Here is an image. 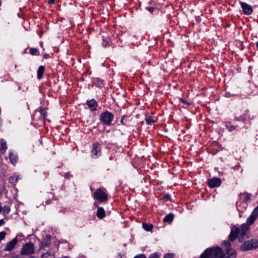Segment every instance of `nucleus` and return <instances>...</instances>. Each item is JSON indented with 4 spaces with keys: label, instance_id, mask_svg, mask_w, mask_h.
<instances>
[{
    "label": "nucleus",
    "instance_id": "nucleus-45",
    "mask_svg": "<svg viewBox=\"0 0 258 258\" xmlns=\"http://www.w3.org/2000/svg\"><path fill=\"white\" fill-rule=\"evenodd\" d=\"M94 205L95 206V207H97L98 206V204L96 203V202H95L94 203Z\"/></svg>",
    "mask_w": 258,
    "mask_h": 258
},
{
    "label": "nucleus",
    "instance_id": "nucleus-35",
    "mask_svg": "<svg viewBox=\"0 0 258 258\" xmlns=\"http://www.w3.org/2000/svg\"><path fill=\"white\" fill-rule=\"evenodd\" d=\"M163 198L170 201H171V197L169 194L164 195Z\"/></svg>",
    "mask_w": 258,
    "mask_h": 258
},
{
    "label": "nucleus",
    "instance_id": "nucleus-34",
    "mask_svg": "<svg viewBox=\"0 0 258 258\" xmlns=\"http://www.w3.org/2000/svg\"><path fill=\"white\" fill-rule=\"evenodd\" d=\"M134 258H146L145 254H140L135 256Z\"/></svg>",
    "mask_w": 258,
    "mask_h": 258
},
{
    "label": "nucleus",
    "instance_id": "nucleus-4",
    "mask_svg": "<svg viewBox=\"0 0 258 258\" xmlns=\"http://www.w3.org/2000/svg\"><path fill=\"white\" fill-rule=\"evenodd\" d=\"M93 197L100 203L106 202L108 200V195L102 188H97L93 193Z\"/></svg>",
    "mask_w": 258,
    "mask_h": 258
},
{
    "label": "nucleus",
    "instance_id": "nucleus-37",
    "mask_svg": "<svg viewBox=\"0 0 258 258\" xmlns=\"http://www.w3.org/2000/svg\"><path fill=\"white\" fill-rule=\"evenodd\" d=\"M180 101L181 102H182V103H184V104H186L187 105H190V103H188L186 100H184V99L183 98H180Z\"/></svg>",
    "mask_w": 258,
    "mask_h": 258
},
{
    "label": "nucleus",
    "instance_id": "nucleus-32",
    "mask_svg": "<svg viewBox=\"0 0 258 258\" xmlns=\"http://www.w3.org/2000/svg\"><path fill=\"white\" fill-rule=\"evenodd\" d=\"M6 232L4 231H2L0 232V241L4 239L6 236Z\"/></svg>",
    "mask_w": 258,
    "mask_h": 258
},
{
    "label": "nucleus",
    "instance_id": "nucleus-14",
    "mask_svg": "<svg viewBox=\"0 0 258 258\" xmlns=\"http://www.w3.org/2000/svg\"><path fill=\"white\" fill-rule=\"evenodd\" d=\"M7 149V143L4 139L1 140L0 154H4Z\"/></svg>",
    "mask_w": 258,
    "mask_h": 258
},
{
    "label": "nucleus",
    "instance_id": "nucleus-28",
    "mask_svg": "<svg viewBox=\"0 0 258 258\" xmlns=\"http://www.w3.org/2000/svg\"><path fill=\"white\" fill-rule=\"evenodd\" d=\"M160 257V254L158 252H155L152 253L149 258H159Z\"/></svg>",
    "mask_w": 258,
    "mask_h": 258
},
{
    "label": "nucleus",
    "instance_id": "nucleus-8",
    "mask_svg": "<svg viewBox=\"0 0 258 258\" xmlns=\"http://www.w3.org/2000/svg\"><path fill=\"white\" fill-rule=\"evenodd\" d=\"M221 179L219 177H213L209 179L208 180V184L211 188L219 187L221 184Z\"/></svg>",
    "mask_w": 258,
    "mask_h": 258
},
{
    "label": "nucleus",
    "instance_id": "nucleus-3",
    "mask_svg": "<svg viewBox=\"0 0 258 258\" xmlns=\"http://www.w3.org/2000/svg\"><path fill=\"white\" fill-rule=\"evenodd\" d=\"M258 247V241L256 239H252L244 242L240 246V250L246 251Z\"/></svg>",
    "mask_w": 258,
    "mask_h": 258
},
{
    "label": "nucleus",
    "instance_id": "nucleus-6",
    "mask_svg": "<svg viewBox=\"0 0 258 258\" xmlns=\"http://www.w3.org/2000/svg\"><path fill=\"white\" fill-rule=\"evenodd\" d=\"M35 252L34 245L32 242L26 243L22 246L20 250V253L24 255H30Z\"/></svg>",
    "mask_w": 258,
    "mask_h": 258
},
{
    "label": "nucleus",
    "instance_id": "nucleus-11",
    "mask_svg": "<svg viewBox=\"0 0 258 258\" xmlns=\"http://www.w3.org/2000/svg\"><path fill=\"white\" fill-rule=\"evenodd\" d=\"M18 242V239L17 237L13 238L11 241L8 242L5 248V250L6 251L12 250Z\"/></svg>",
    "mask_w": 258,
    "mask_h": 258
},
{
    "label": "nucleus",
    "instance_id": "nucleus-40",
    "mask_svg": "<svg viewBox=\"0 0 258 258\" xmlns=\"http://www.w3.org/2000/svg\"><path fill=\"white\" fill-rule=\"evenodd\" d=\"M50 57V55L49 54H47V53H44L43 54V58L44 59H48Z\"/></svg>",
    "mask_w": 258,
    "mask_h": 258
},
{
    "label": "nucleus",
    "instance_id": "nucleus-36",
    "mask_svg": "<svg viewBox=\"0 0 258 258\" xmlns=\"http://www.w3.org/2000/svg\"><path fill=\"white\" fill-rule=\"evenodd\" d=\"M72 176V175H71L69 172L66 173L64 175V177L67 179H69Z\"/></svg>",
    "mask_w": 258,
    "mask_h": 258
},
{
    "label": "nucleus",
    "instance_id": "nucleus-26",
    "mask_svg": "<svg viewBox=\"0 0 258 258\" xmlns=\"http://www.w3.org/2000/svg\"><path fill=\"white\" fill-rule=\"evenodd\" d=\"M128 116H127L126 115H123L121 117V119L120 120V123L123 125H127V121H126V118H128Z\"/></svg>",
    "mask_w": 258,
    "mask_h": 258
},
{
    "label": "nucleus",
    "instance_id": "nucleus-20",
    "mask_svg": "<svg viewBox=\"0 0 258 258\" xmlns=\"http://www.w3.org/2000/svg\"><path fill=\"white\" fill-rule=\"evenodd\" d=\"M19 178V176H11L9 178V182L13 185L15 186Z\"/></svg>",
    "mask_w": 258,
    "mask_h": 258
},
{
    "label": "nucleus",
    "instance_id": "nucleus-25",
    "mask_svg": "<svg viewBox=\"0 0 258 258\" xmlns=\"http://www.w3.org/2000/svg\"><path fill=\"white\" fill-rule=\"evenodd\" d=\"M102 45L103 47H106L109 45L110 42V39L109 37L103 39Z\"/></svg>",
    "mask_w": 258,
    "mask_h": 258
},
{
    "label": "nucleus",
    "instance_id": "nucleus-42",
    "mask_svg": "<svg viewBox=\"0 0 258 258\" xmlns=\"http://www.w3.org/2000/svg\"><path fill=\"white\" fill-rule=\"evenodd\" d=\"M5 222L4 219H0V226L4 224Z\"/></svg>",
    "mask_w": 258,
    "mask_h": 258
},
{
    "label": "nucleus",
    "instance_id": "nucleus-7",
    "mask_svg": "<svg viewBox=\"0 0 258 258\" xmlns=\"http://www.w3.org/2000/svg\"><path fill=\"white\" fill-rule=\"evenodd\" d=\"M101 145L98 142L93 144L91 151V156L93 158H97L101 155Z\"/></svg>",
    "mask_w": 258,
    "mask_h": 258
},
{
    "label": "nucleus",
    "instance_id": "nucleus-41",
    "mask_svg": "<svg viewBox=\"0 0 258 258\" xmlns=\"http://www.w3.org/2000/svg\"><path fill=\"white\" fill-rule=\"evenodd\" d=\"M54 1L55 0H48V3L49 4H53L54 3Z\"/></svg>",
    "mask_w": 258,
    "mask_h": 258
},
{
    "label": "nucleus",
    "instance_id": "nucleus-23",
    "mask_svg": "<svg viewBox=\"0 0 258 258\" xmlns=\"http://www.w3.org/2000/svg\"><path fill=\"white\" fill-rule=\"evenodd\" d=\"M46 237H47V239H44L42 242V245L44 246V247H47L49 246V245L50 244V239H49V238L50 237V236H46Z\"/></svg>",
    "mask_w": 258,
    "mask_h": 258
},
{
    "label": "nucleus",
    "instance_id": "nucleus-21",
    "mask_svg": "<svg viewBox=\"0 0 258 258\" xmlns=\"http://www.w3.org/2000/svg\"><path fill=\"white\" fill-rule=\"evenodd\" d=\"M143 228L147 231H150L153 228V225L149 223H143Z\"/></svg>",
    "mask_w": 258,
    "mask_h": 258
},
{
    "label": "nucleus",
    "instance_id": "nucleus-24",
    "mask_svg": "<svg viewBox=\"0 0 258 258\" xmlns=\"http://www.w3.org/2000/svg\"><path fill=\"white\" fill-rule=\"evenodd\" d=\"M39 112L41 114V117L43 119H45L47 116V112L45 111V109L43 107H40L39 109Z\"/></svg>",
    "mask_w": 258,
    "mask_h": 258
},
{
    "label": "nucleus",
    "instance_id": "nucleus-16",
    "mask_svg": "<svg viewBox=\"0 0 258 258\" xmlns=\"http://www.w3.org/2000/svg\"><path fill=\"white\" fill-rule=\"evenodd\" d=\"M96 216L99 219H103L105 216V213L102 207H99L97 210Z\"/></svg>",
    "mask_w": 258,
    "mask_h": 258
},
{
    "label": "nucleus",
    "instance_id": "nucleus-9",
    "mask_svg": "<svg viewBox=\"0 0 258 258\" xmlns=\"http://www.w3.org/2000/svg\"><path fill=\"white\" fill-rule=\"evenodd\" d=\"M240 5L244 14L249 15L252 13V8L250 5L244 2H241Z\"/></svg>",
    "mask_w": 258,
    "mask_h": 258
},
{
    "label": "nucleus",
    "instance_id": "nucleus-39",
    "mask_svg": "<svg viewBox=\"0 0 258 258\" xmlns=\"http://www.w3.org/2000/svg\"><path fill=\"white\" fill-rule=\"evenodd\" d=\"M251 36H252V39L253 41H255V40H257V37H256V34L255 35H254L253 34H252Z\"/></svg>",
    "mask_w": 258,
    "mask_h": 258
},
{
    "label": "nucleus",
    "instance_id": "nucleus-48",
    "mask_svg": "<svg viewBox=\"0 0 258 258\" xmlns=\"http://www.w3.org/2000/svg\"><path fill=\"white\" fill-rule=\"evenodd\" d=\"M1 5V1L0 0V5Z\"/></svg>",
    "mask_w": 258,
    "mask_h": 258
},
{
    "label": "nucleus",
    "instance_id": "nucleus-5",
    "mask_svg": "<svg viewBox=\"0 0 258 258\" xmlns=\"http://www.w3.org/2000/svg\"><path fill=\"white\" fill-rule=\"evenodd\" d=\"M113 118V114L108 111H105L101 113L99 117L100 121L107 125H110L111 124Z\"/></svg>",
    "mask_w": 258,
    "mask_h": 258
},
{
    "label": "nucleus",
    "instance_id": "nucleus-15",
    "mask_svg": "<svg viewBox=\"0 0 258 258\" xmlns=\"http://www.w3.org/2000/svg\"><path fill=\"white\" fill-rule=\"evenodd\" d=\"M249 118V116L248 115V111H245L242 114L240 115L239 117H235V119L237 121H244L247 118Z\"/></svg>",
    "mask_w": 258,
    "mask_h": 258
},
{
    "label": "nucleus",
    "instance_id": "nucleus-13",
    "mask_svg": "<svg viewBox=\"0 0 258 258\" xmlns=\"http://www.w3.org/2000/svg\"><path fill=\"white\" fill-rule=\"evenodd\" d=\"M157 118L155 116L147 115L145 118V121L148 124H151L152 123L157 121Z\"/></svg>",
    "mask_w": 258,
    "mask_h": 258
},
{
    "label": "nucleus",
    "instance_id": "nucleus-2",
    "mask_svg": "<svg viewBox=\"0 0 258 258\" xmlns=\"http://www.w3.org/2000/svg\"><path fill=\"white\" fill-rule=\"evenodd\" d=\"M258 216V206H256L250 216L247 218L246 223L242 224L239 227L233 225L231 227L229 235V239L231 241H234L238 238L239 242H241L248 238L250 230L249 225L252 224Z\"/></svg>",
    "mask_w": 258,
    "mask_h": 258
},
{
    "label": "nucleus",
    "instance_id": "nucleus-10",
    "mask_svg": "<svg viewBox=\"0 0 258 258\" xmlns=\"http://www.w3.org/2000/svg\"><path fill=\"white\" fill-rule=\"evenodd\" d=\"M44 199L45 200V204H44V202H43V204L44 205H49L53 203V201H57V200L54 198L53 195L51 192H48L46 195H45Z\"/></svg>",
    "mask_w": 258,
    "mask_h": 258
},
{
    "label": "nucleus",
    "instance_id": "nucleus-44",
    "mask_svg": "<svg viewBox=\"0 0 258 258\" xmlns=\"http://www.w3.org/2000/svg\"><path fill=\"white\" fill-rule=\"evenodd\" d=\"M44 178H46L47 176L48 175V174L47 173H46V172H44Z\"/></svg>",
    "mask_w": 258,
    "mask_h": 258
},
{
    "label": "nucleus",
    "instance_id": "nucleus-1",
    "mask_svg": "<svg viewBox=\"0 0 258 258\" xmlns=\"http://www.w3.org/2000/svg\"><path fill=\"white\" fill-rule=\"evenodd\" d=\"M231 240H225L222 242L223 250L219 247L207 248L200 255V258H236V251L231 248Z\"/></svg>",
    "mask_w": 258,
    "mask_h": 258
},
{
    "label": "nucleus",
    "instance_id": "nucleus-49",
    "mask_svg": "<svg viewBox=\"0 0 258 258\" xmlns=\"http://www.w3.org/2000/svg\"><path fill=\"white\" fill-rule=\"evenodd\" d=\"M64 258H68V257H64Z\"/></svg>",
    "mask_w": 258,
    "mask_h": 258
},
{
    "label": "nucleus",
    "instance_id": "nucleus-27",
    "mask_svg": "<svg viewBox=\"0 0 258 258\" xmlns=\"http://www.w3.org/2000/svg\"><path fill=\"white\" fill-rule=\"evenodd\" d=\"M226 126L227 130L230 132L233 131L235 129L236 127L235 126L231 125L230 124H226Z\"/></svg>",
    "mask_w": 258,
    "mask_h": 258
},
{
    "label": "nucleus",
    "instance_id": "nucleus-12",
    "mask_svg": "<svg viewBox=\"0 0 258 258\" xmlns=\"http://www.w3.org/2000/svg\"><path fill=\"white\" fill-rule=\"evenodd\" d=\"M86 104L92 111H94L97 110L98 103L95 99H92L87 101Z\"/></svg>",
    "mask_w": 258,
    "mask_h": 258
},
{
    "label": "nucleus",
    "instance_id": "nucleus-19",
    "mask_svg": "<svg viewBox=\"0 0 258 258\" xmlns=\"http://www.w3.org/2000/svg\"><path fill=\"white\" fill-rule=\"evenodd\" d=\"M93 82L97 87H102L103 84V80L99 78H93Z\"/></svg>",
    "mask_w": 258,
    "mask_h": 258
},
{
    "label": "nucleus",
    "instance_id": "nucleus-22",
    "mask_svg": "<svg viewBox=\"0 0 258 258\" xmlns=\"http://www.w3.org/2000/svg\"><path fill=\"white\" fill-rule=\"evenodd\" d=\"M9 157L11 162L14 165L15 163H16L17 161V158L14 154H13L12 153H10Z\"/></svg>",
    "mask_w": 258,
    "mask_h": 258
},
{
    "label": "nucleus",
    "instance_id": "nucleus-43",
    "mask_svg": "<svg viewBox=\"0 0 258 258\" xmlns=\"http://www.w3.org/2000/svg\"><path fill=\"white\" fill-rule=\"evenodd\" d=\"M253 43L255 44L256 47L258 48V40H255V41H253Z\"/></svg>",
    "mask_w": 258,
    "mask_h": 258
},
{
    "label": "nucleus",
    "instance_id": "nucleus-17",
    "mask_svg": "<svg viewBox=\"0 0 258 258\" xmlns=\"http://www.w3.org/2000/svg\"><path fill=\"white\" fill-rule=\"evenodd\" d=\"M174 215L172 213L167 214L163 219V221L165 223H171L174 219Z\"/></svg>",
    "mask_w": 258,
    "mask_h": 258
},
{
    "label": "nucleus",
    "instance_id": "nucleus-29",
    "mask_svg": "<svg viewBox=\"0 0 258 258\" xmlns=\"http://www.w3.org/2000/svg\"><path fill=\"white\" fill-rule=\"evenodd\" d=\"M175 254L174 253H166L164 256V258H174Z\"/></svg>",
    "mask_w": 258,
    "mask_h": 258
},
{
    "label": "nucleus",
    "instance_id": "nucleus-31",
    "mask_svg": "<svg viewBox=\"0 0 258 258\" xmlns=\"http://www.w3.org/2000/svg\"><path fill=\"white\" fill-rule=\"evenodd\" d=\"M146 9L150 13H153V12L156 10V8L154 7H147L146 8Z\"/></svg>",
    "mask_w": 258,
    "mask_h": 258
},
{
    "label": "nucleus",
    "instance_id": "nucleus-30",
    "mask_svg": "<svg viewBox=\"0 0 258 258\" xmlns=\"http://www.w3.org/2000/svg\"><path fill=\"white\" fill-rule=\"evenodd\" d=\"M38 52V49L35 48H31L30 49V53L31 55H36Z\"/></svg>",
    "mask_w": 258,
    "mask_h": 258
},
{
    "label": "nucleus",
    "instance_id": "nucleus-33",
    "mask_svg": "<svg viewBox=\"0 0 258 258\" xmlns=\"http://www.w3.org/2000/svg\"><path fill=\"white\" fill-rule=\"evenodd\" d=\"M251 196V194H247L244 197V201L245 202H247L248 201H249L250 199Z\"/></svg>",
    "mask_w": 258,
    "mask_h": 258
},
{
    "label": "nucleus",
    "instance_id": "nucleus-46",
    "mask_svg": "<svg viewBox=\"0 0 258 258\" xmlns=\"http://www.w3.org/2000/svg\"><path fill=\"white\" fill-rule=\"evenodd\" d=\"M40 46H41V47H42V46H43V43H42V42H40Z\"/></svg>",
    "mask_w": 258,
    "mask_h": 258
},
{
    "label": "nucleus",
    "instance_id": "nucleus-47",
    "mask_svg": "<svg viewBox=\"0 0 258 258\" xmlns=\"http://www.w3.org/2000/svg\"><path fill=\"white\" fill-rule=\"evenodd\" d=\"M2 210L3 208L1 207H0V213L2 212Z\"/></svg>",
    "mask_w": 258,
    "mask_h": 258
},
{
    "label": "nucleus",
    "instance_id": "nucleus-38",
    "mask_svg": "<svg viewBox=\"0 0 258 258\" xmlns=\"http://www.w3.org/2000/svg\"><path fill=\"white\" fill-rule=\"evenodd\" d=\"M3 209H4V211L5 212H7V213H8L10 211V208L7 207H6V206L4 207Z\"/></svg>",
    "mask_w": 258,
    "mask_h": 258
},
{
    "label": "nucleus",
    "instance_id": "nucleus-18",
    "mask_svg": "<svg viewBox=\"0 0 258 258\" xmlns=\"http://www.w3.org/2000/svg\"><path fill=\"white\" fill-rule=\"evenodd\" d=\"M45 71V68L43 66H41L39 67L37 70V78L40 80L42 78L44 72Z\"/></svg>",
    "mask_w": 258,
    "mask_h": 258
}]
</instances>
